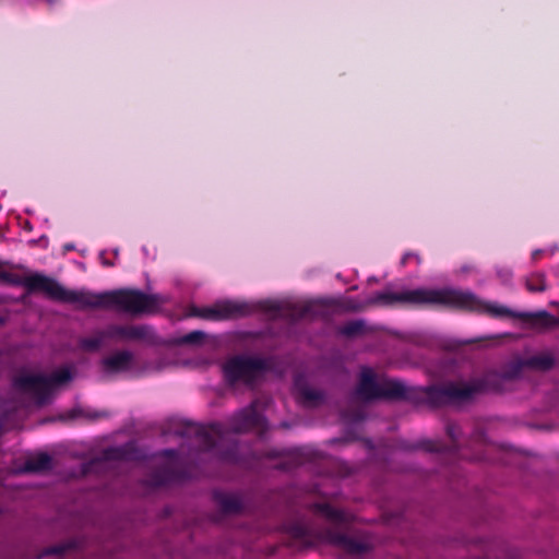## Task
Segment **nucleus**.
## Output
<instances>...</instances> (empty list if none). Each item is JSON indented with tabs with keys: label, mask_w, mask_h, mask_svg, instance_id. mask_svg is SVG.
<instances>
[{
	"label": "nucleus",
	"mask_w": 559,
	"mask_h": 559,
	"mask_svg": "<svg viewBox=\"0 0 559 559\" xmlns=\"http://www.w3.org/2000/svg\"><path fill=\"white\" fill-rule=\"evenodd\" d=\"M3 424V418L2 416L0 417V426Z\"/></svg>",
	"instance_id": "35"
},
{
	"label": "nucleus",
	"mask_w": 559,
	"mask_h": 559,
	"mask_svg": "<svg viewBox=\"0 0 559 559\" xmlns=\"http://www.w3.org/2000/svg\"><path fill=\"white\" fill-rule=\"evenodd\" d=\"M322 539L350 555H362L369 550V546L365 542L354 538L335 528L324 530L322 532Z\"/></svg>",
	"instance_id": "13"
},
{
	"label": "nucleus",
	"mask_w": 559,
	"mask_h": 559,
	"mask_svg": "<svg viewBox=\"0 0 559 559\" xmlns=\"http://www.w3.org/2000/svg\"><path fill=\"white\" fill-rule=\"evenodd\" d=\"M136 447L133 442H127L117 447H108L104 449L99 456L93 457L81 465L83 475L94 473L99 465L111 461H130L135 457Z\"/></svg>",
	"instance_id": "11"
},
{
	"label": "nucleus",
	"mask_w": 559,
	"mask_h": 559,
	"mask_svg": "<svg viewBox=\"0 0 559 559\" xmlns=\"http://www.w3.org/2000/svg\"><path fill=\"white\" fill-rule=\"evenodd\" d=\"M103 265L105 266H112L114 264L110 262V261H107V260H103Z\"/></svg>",
	"instance_id": "34"
},
{
	"label": "nucleus",
	"mask_w": 559,
	"mask_h": 559,
	"mask_svg": "<svg viewBox=\"0 0 559 559\" xmlns=\"http://www.w3.org/2000/svg\"><path fill=\"white\" fill-rule=\"evenodd\" d=\"M526 368L524 360L520 359L512 361L504 366L501 371H487L480 377L472 378L468 381H455V384L460 388H469L471 394L466 399L457 400L456 405L472 402L476 396L487 393L499 391L502 388L504 381H510L519 378Z\"/></svg>",
	"instance_id": "6"
},
{
	"label": "nucleus",
	"mask_w": 559,
	"mask_h": 559,
	"mask_svg": "<svg viewBox=\"0 0 559 559\" xmlns=\"http://www.w3.org/2000/svg\"><path fill=\"white\" fill-rule=\"evenodd\" d=\"M213 500L223 515L239 514L243 510L242 500L233 492L216 490L213 492Z\"/></svg>",
	"instance_id": "17"
},
{
	"label": "nucleus",
	"mask_w": 559,
	"mask_h": 559,
	"mask_svg": "<svg viewBox=\"0 0 559 559\" xmlns=\"http://www.w3.org/2000/svg\"><path fill=\"white\" fill-rule=\"evenodd\" d=\"M259 309L274 318L297 321L301 319L330 320L338 309L334 299L321 298L299 302L261 300L255 306L248 302L223 301L213 307L191 308V316L207 320H224L246 317Z\"/></svg>",
	"instance_id": "4"
},
{
	"label": "nucleus",
	"mask_w": 559,
	"mask_h": 559,
	"mask_svg": "<svg viewBox=\"0 0 559 559\" xmlns=\"http://www.w3.org/2000/svg\"><path fill=\"white\" fill-rule=\"evenodd\" d=\"M72 417H83L90 421H96L108 418L110 413L108 411H96L91 408H76L72 411Z\"/></svg>",
	"instance_id": "24"
},
{
	"label": "nucleus",
	"mask_w": 559,
	"mask_h": 559,
	"mask_svg": "<svg viewBox=\"0 0 559 559\" xmlns=\"http://www.w3.org/2000/svg\"><path fill=\"white\" fill-rule=\"evenodd\" d=\"M345 417L353 421H361L365 419V412L361 409L350 411L345 413Z\"/></svg>",
	"instance_id": "27"
},
{
	"label": "nucleus",
	"mask_w": 559,
	"mask_h": 559,
	"mask_svg": "<svg viewBox=\"0 0 559 559\" xmlns=\"http://www.w3.org/2000/svg\"><path fill=\"white\" fill-rule=\"evenodd\" d=\"M282 455V452L278 450H270L265 452L264 456L270 459L280 457Z\"/></svg>",
	"instance_id": "30"
},
{
	"label": "nucleus",
	"mask_w": 559,
	"mask_h": 559,
	"mask_svg": "<svg viewBox=\"0 0 559 559\" xmlns=\"http://www.w3.org/2000/svg\"><path fill=\"white\" fill-rule=\"evenodd\" d=\"M105 335L111 340L138 341L147 346H162L164 340L148 324H109L105 329Z\"/></svg>",
	"instance_id": "10"
},
{
	"label": "nucleus",
	"mask_w": 559,
	"mask_h": 559,
	"mask_svg": "<svg viewBox=\"0 0 559 559\" xmlns=\"http://www.w3.org/2000/svg\"><path fill=\"white\" fill-rule=\"evenodd\" d=\"M523 360L526 368L540 371L550 370L555 366V359L550 354H537Z\"/></svg>",
	"instance_id": "18"
},
{
	"label": "nucleus",
	"mask_w": 559,
	"mask_h": 559,
	"mask_svg": "<svg viewBox=\"0 0 559 559\" xmlns=\"http://www.w3.org/2000/svg\"><path fill=\"white\" fill-rule=\"evenodd\" d=\"M258 401L238 411L227 419V424L212 423L200 426L192 423H183L175 433L180 437L193 435L200 443L202 452L216 451L218 459L226 463L241 464L242 455L240 444L230 435L248 432L252 429H264L265 418L257 409Z\"/></svg>",
	"instance_id": "3"
},
{
	"label": "nucleus",
	"mask_w": 559,
	"mask_h": 559,
	"mask_svg": "<svg viewBox=\"0 0 559 559\" xmlns=\"http://www.w3.org/2000/svg\"><path fill=\"white\" fill-rule=\"evenodd\" d=\"M300 396L305 405L316 406L324 401V394L319 390L304 386L299 390Z\"/></svg>",
	"instance_id": "23"
},
{
	"label": "nucleus",
	"mask_w": 559,
	"mask_h": 559,
	"mask_svg": "<svg viewBox=\"0 0 559 559\" xmlns=\"http://www.w3.org/2000/svg\"><path fill=\"white\" fill-rule=\"evenodd\" d=\"M370 304L386 307L401 305L412 308L444 307L462 311L486 313L493 318L509 317L524 322L550 328L559 324V319L542 310L538 312H518L508 307L480 299L469 290L455 288H416L403 292H379Z\"/></svg>",
	"instance_id": "1"
},
{
	"label": "nucleus",
	"mask_w": 559,
	"mask_h": 559,
	"mask_svg": "<svg viewBox=\"0 0 559 559\" xmlns=\"http://www.w3.org/2000/svg\"><path fill=\"white\" fill-rule=\"evenodd\" d=\"M168 459L170 462L154 469L150 477L148 484L154 487H162L173 483L183 481L193 477V474L187 466L179 463L178 451L175 449H166L158 454Z\"/></svg>",
	"instance_id": "9"
},
{
	"label": "nucleus",
	"mask_w": 559,
	"mask_h": 559,
	"mask_svg": "<svg viewBox=\"0 0 559 559\" xmlns=\"http://www.w3.org/2000/svg\"><path fill=\"white\" fill-rule=\"evenodd\" d=\"M381 380L378 381L372 369L366 367L361 370L354 395L362 402L380 400Z\"/></svg>",
	"instance_id": "14"
},
{
	"label": "nucleus",
	"mask_w": 559,
	"mask_h": 559,
	"mask_svg": "<svg viewBox=\"0 0 559 559\" xmlns=\"http://www.w3.org/2000/svg\"><path fill=\"white\" fill-rule=\"evenodd\" d=\"M51 465V457L46 453H40L26 461L25 469L28 472H39L48 469Z\"/></svg>",
	"instance_id": "22"
},
{
	"label": "nucleus",
	"mask_w": 559,
	"mask_h": 559,
	"mask_svg": "<svg viewBox=\"0 0 559 559\" xmlns=\"http://www.w3.org/2000/svg\"><path fill=\"white\" fill-rule=\"evenodd\" d=\"M270 368L267 359L246 355L233 356L222 367L225 382L230 386L239 382L252 384Z\"/></svg>",
	"instance_id": "8"
},
{
	"label": "nucleus",
	"mask_w": 559,
	"mask_h": 559,
	"mask_svg": "<svg viewBox=\"0 0 559 559\" xmlns=\"http://www.w3.org/2000/svg\"><path fill=\"white\" fill-rule=\"evenodd\" d=\"M526 288L532 293H540L546 289L545 275L542 273L533 274L526 280Z\"/></svg>",
	"instance_id": "25"
},
{
	"label": "nucleus",
	"mask_w": 559,
	"mask_h": 559,
	"mask_svg": "<svg viewBox=\"0 0 559 559\" xmlns=\"http://www.w3.org/2000/svg\"><path fill=\"white\" fill-rule=\"evenodd\" d=\"M72 379V372L69 368L62 367L50 376L45 374H21L14 378L13 385L25 393L34 395L38 405L46 404L53 390Z\"/></svg>",
	"instance_id": "7"
},
{
	"label": "nucleus",
	"mask_w": 559,
	"mask_h": 559,
	"mask_svg": "<svg viewBox=\"0 0 559 559\" xmlns=\"http://www.w3.org/2000/svg\"><path fill=\"white\" fill-rule=\"evenodd\" d=\"M289 534L300 542H306L309 537V530L302 524H293L289 527Z\"/></svg>",
	"instance_id": "26"
},
{
	"label": "nucleus",
	"mask_w": 559,
	"mask_h": 559,
	"mask_svg": "<svg viewBox=\"0 0 559 559\" xmlns=\"http://www.w3.org/2000/svg\"><path fill=\"white\" fill-rule=\"evenodd\" d=\"M475 438H477L478 441H483L484 433L481 431H476L475 432Z\"/></svg>",
	"instance_id": "32"
},
{
	"label": "nucleus",
	"mask_w": 559,
	"mask_h": 559,
	"mask_svg": "<svg viewBox=\"0 0 559 559\" xmlns=\"http://www.w3.org/2000/svg\"><path fill=\"white\" fill-rule=\"evenodd\" d=\"M134 355L128 349H119L100 359L99 366L104 373L117 374L131 369Z\"/></svg>",
	"instance_id": "15"
},
{
	"label": "nucleus",
	"mask_w": 559,
	"mask_h": 559,
	"mask_svg": "<svg viewBox=\"0 0 559 559\" xmlns=\"http://www.w3.org/2000/svg\"><path fill=\"white\" fill-rule=\"evenodd\" d=\"M310 510H312L314 513L323 516L329 522H331L333 525L342 528L346 527L350 524L353 521V515L349 513H346L345 511L341 509L333 508L328 502H316L310 506Z\"/></svg>",
	"instance_id": "16"
},
{
	"label": "nucleus",
	"mask_w": 559,
	"mask_h": 559,
	"mask_svg": "<svg viewBox=\"0 0 559 559\" xmlns=\"http://www.w3.org/2000/svg\"><path fill=\"white\" fill-rule=\"evenodd\" d=\"M64 551H66V547L64 546H53V547L49 548L48 554L61 555Z\"/></svg>",
	"instance_id": "29"
},
{
	"label": "nucleus",
	"mask_w": 559,
	"mask_h": 559,
	"mask_svg": "<svg viewBox=\"0 0 559 559\" xmlns=\"http://www.w3.org/2000/svg\"><path fill=\"white\" fill-rule=\"evenodd\" d=\"M205 336L204 332L195 330L169 341L164 340L165 344L163 346L200 345Z\"/></svg>",
	"instance_id": "19"
},
{
	"label": "nucleus",
	"mask_w": 559,
	"mask_h": 559,
	"mask_svg": "<svg viewBox=\"0 0 559 559\" xmlns=\"http://www.w3.org/2000/svg\"><path fill=\"white\" fill-rule=\"evenodd\" d=\"M21 284L29 293L40 292L51 300L72 304L82 310L115 309L136 317L157 312L164 302L158 294H146L134 288H120L103 293L67 289L56 280L39 273L25 276Z\"/></svg>",
	"instance_id": "2"
},
{
	"label": "nucleus",
	"mask_w": 559,
	"mask_h": 559,
	"mask_svg": "<svg viewBox=\"0 0 559 559\" xmlns=\"http://www.w3.org/2000/svg\"><path fill=\"white\" fill-rule=\"evenodd\" d=\"M542 253H543L542 250H536V251L533 252L532 257H533L534 260H536Z\"/></svg>",
	"instance_id": "33"
},
{
	"label": "nucleus",
	"mask_w": 559,
	"mask_h": 559,
	"mask_svg": "<svg viewBox=\"0 0 559 559\" xmlns=\"http://www.w3.org/2000/svg\"><path fill=\"white\" fill-rule=\"evenodd\" d=\"M469 388H460L455 381L431 384L425 388L408 386L396 379H381L380 400L424 402L432 407L456 405L457 400L471 394Z\"/></svg>",
	"instance_id": "5"
},
{
	"label": "nucleus",
	"mask_w": 559,
	"mask_h": 559,
	"mask_svg": "<svg viewBox=\"0 0 559 559\" xmlns=\"http://www.w3.org/2000/svg\"><path fill=\"white\" fill-rule=\"evenodd\" d=\"M411 259H416L418 263L420 262V258L418 257V254L414 252H406L401 259V265L405 266Z\"/></svg>",
	"instance_id": "28"
},
{
	"label": "nucleus",
	"mask_w": 559,
	"mask_h": 559,
	"mask_svg": "<svg viewBox=\"0 0 559 559\" xmlns=\"http://www.w3.org/2000/svg\"><path fill=\"white\" fill-rule=\"evenodd\" d=\"M445 431L448 437L450 438L452 444L445 445L443 442L439 440H424L416 444H403L402 448L406 451H414L417 449H423L427 452H450L456 453L461 447V428L455 423H448L445 426Z\"/></svg>",
	"instance_id": "12"
},
{
	"label": "nucleus",
	"mask_w": 559,
	"mask_h": 559,
	"mask_svg": "<svg viewBox=\"0 0 559 559\" xmlns=\"http://www.w3.org/2000/svg\"><path fill=\"white\" fill-rule=\"evenodd\" d=\"M105 329L98 330L94 333V335L90 337H83L79 341V346L83 350L87 352H96L104 344L105 340L109 338V336L105 335Z\"/></svg>",
	"instance_id": "21"
},
{
	"label": "nucleus",
	"mask_w": 559,
	"mask_h": 559,
	"mask_svg": "<svg viewBox=\"0 0 559 559\" xmlns=\"http://www.w3.org/2000/svg\"><path fill=\"white\" fill-rule=\"evenodd\" d=\"M1 277L11 282V283H15V281L12 278V275L10 273H2L1 274Z\"/></svg>",
	"instance_id": "31"
},
{
	"label": "nucleus",
	"mask_w": 559,
	"mask_h": 559,
	"mask_svg": "<svg viewBox=\"0 0 559 559\" xmlns=\"http://www.w3.org/2000/svg\"><path fill=\"white\" fill-rule=\"evenodd\" d=\"M337 333L352 338L366 333V323L364 320H352L337 328Z\"/></svg>",
	"instance_id": "20"
}]
</instances>
